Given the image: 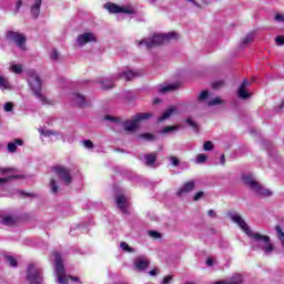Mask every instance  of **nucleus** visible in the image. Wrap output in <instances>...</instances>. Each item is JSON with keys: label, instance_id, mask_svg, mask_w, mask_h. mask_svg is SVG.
<instances>
[{"label": "nucleus", "instance_id": "obj_50", "mask_svg": "<svg viewBox=\"0 0 284 284\" xmlns=\"http://www.w3.org/2000/svg\"><path fill=\"white\" fill-rule=\"evenodd\" d=\"M251 41H252V34H248V36H246L245 39L243 40V43H244V45H247V43H251Z\"/></svg>", "mask_w": 284, "mask_h": 284}, {"label": "nucleus", "instance_id": "obj_59", "mask_svg": "<svg viewBox=\"0 0 284 284\" xmlns=\"http://www.w3.org/2000/svg\"><path fill=\"white\" fill-rule=\"evenodd\" d=\"M105 120H106V121H116V118H112V116H110V115H106V116H105Z\"/></svg>", "mask_w": 284, "mask_h": 284}, {"label": "nucleus", "instance_id": "obj_1", "mask_svg": "<svg viewBox=\"0 0 284 284\" xmlns=\"http://www.w3.org/2000/svg\"><path fill=\"white\" fill-rule=\"evenodd\" d=\"M28 83L34 97L39 99L42 105H52V100L48 99L41 91V78L34 71H29Z\"/></svg>", "mask_w": 284, "mask_h": 284}, {"label": "nucleus", "instance_id": "obj_57", "mask_svg": "<svg viewBox=\"0 0 284 284\" xmlns=\"http://www.w3.org/2000/svg\"><path fill=\"white\" fill-rule=\"evenodd\" d=\"M13 169H0V172L2 174H6L7 172H12Z\"/></svg>", "mask_w": 284, "mask_h": 284}, {"label": "nucleus", "instance_id": "obj_8", "mask_svg": "<svg viewBox=\"0 0 284 284\" xmlns=\"http://www.w3.org/2000/svg\"><path fill=\"white\" fill-rule=\"evenodd\" d=\"M7 39L8 41H12L14 44H17L20 50H26V36L23 33L8 31Z\"/></svg>", "mask_w": 284, "mask_h": 284}, {"label": "nucleus", "instance_id": "obj_38", "mask_svg": "<svg viewBox=\"0 0 284 284\" xmlns=\"http://www.w3.org/2000/svg\"><path fill=\"white\" fill-rule=\"evenodd\" d=\"M120 247H122L124 252H134V248L130 247L126 242L120 243Z\"/></svg>", "mask_w": 284, "mask_h": 284}, {"label": "nucleus", "instance_id": "obj_39", "mask_svg": "<svg viewBox=\"0 0 284 284\" xmlns=\"http://www.w3.org/2000/svg\"><path fill=\"white\" fill-rule=\"evenodd\" d=\"M276 230H277V236H278L280 241L282 242V245L284 246V233H283V230H281V226H277Z\"/></svg>", "mask_w": 284, "mask_h": 284}, {"label": "nucleus", "instance_id": "obj_15", "mask_svg": "<svg viewBox=\"0 0 284 284\" xmlns=\"http://www.w3.org/2000/svg\"><path fill=\"white\" fill-rule=\"evenodd\" d=\"M196 187V183L194 181H189L184 183V185L178 191V196H183L184 194H190L192 190Z\"/></svg>", "mask_w": 284, "mask_h": 284}, {"label": "nucleus", "instance_id": "obj_58", "mask_svg": "<svg viewBox=\"0 0 284 284\" xmlns=\"http://www.w3.org/2000/svg\"><path fill=\"white\" fill-rule=\"evenodd\" d=\"M213 263H214V261L212 260V257H209V258L206 260V265L212 266Z\"/></svg>", "mask_w": 284, "mask_h": 284}, {"label": "nucleus", "instance_id": "obj_2", "mask_svg": "<svg viewBox=\"0 0 284 284\" xmlns=\"http://www.w3.org/2000/svg\"><path fill=\"white\" fill-rule=\"evenodd\" d=\"M248 236L253 239V250H262L265 254H272V252H274V245L272 244L270 236L253 232H251Z\"/></svg>", "mask_w": 284, "mask_h": 284}, {"label": "nucleus", "instance_id": "obj_19", "mask_svg": "<svg viewBox=\"0 0 284 284\" xmlns=\"http://www.w3.org/2000/svg\"><path fill=\"white\" fill-rule=\"evenodd\" d=\"M242 283H243V276L241 274H234L229 280L215 282V284H242Z\"/></svg>", "mask_w": 284, "mask_h": 284}, {"label": "nucleus", "instance_id": "obj_17", "mask_svg": "<svg viewBox=\"0 0 284 284\" xmlns=\"http://www.w3.org/2000/svg\"><path fill=\"white\" fill-rule=\"evenodd\" d=\"M179 88H181V84L179 82H175L160 87L159 92L161 94H168V92H175V90H178Z\"/></svg>", "mask_w": 284, "mask_h": 284}, {"label": "nucleus", "instance_id": "obj_62", "mask_svg": "<svg viewBox=\"0 0 284 284\" xmlns=\"http://www.w3.org/2000/svg\"><path fill=\"white\" fill-rule=\"evenodd\" d=\"M20 194H22L23 196H32V194H30V193H24V192H20Z\"/></svg>", "mask_w": 284, "mask_h": 284}, {"label": "nucleus", "instance_id": "obj_16", "mask_svg": "<svg viewBox=\"0 0 284 284\" xmlns=\"http://www.w3.org/2000/svg\"><path fill=\"white\" fill-rule=\"evenodd\" d=\"M116 206L121 210L124 214L128 212V197L125 195H118L116 199Z\"/></svg>", "mask_w": 284, "mask_h": 284}, {"label": "nucleus", "instance_id": "obj_35", "mask_svg": "<svg viewBox=\"0 0 284 284\" xmlns=\"http://www.w3.org/2000/svg\"><path fill=\"white\" fill-rule=\"evenodd\" d=\"M186 123H187V125L193 128V130H195V132H199V124L196 122H194V120H192V118H187Z\"/></svg>", "mask_w": 284, "mask_h": 284}, {"label": "nucleus", "instance_id": "obj_22", "mask_svg": "<svg viewBox=\"0 0 284 284\" xmlns=\"http://www.w3.org/2000/svg\"><path fill=\"white\" fill-rule=\"evenodd\" d=\"M174 112H176V106H170L162 113V116L158 119V123H161V121L170 119V116H172Z\"/></svg>", "mask_w": 284, "mask_h": 284}, {"label": "nucleus", "instance_id": "obj_26", "mask_svg": "<svg viewBox=\"0 0 284 284\" xmlns=\"http://www.w3.org/2000/svg\"><path fill=\"white\" fill-rule=\"evenodd\" d=\"M101 85L103 90H110L114 88V82L110 79H104L101 81Z\"/></svg>", "mask_w": 284, "mask_h": 284}, {"label": "nucleus", "instance_id": "obj_51", "mask_svg": "<svg viewBox=\"0 0 284 284\" xmlns=\"http://www.w3.org/2000/svg\"><path fill=\"white\" fill-rule=\"evenodd\" d=\"M207 214L211 219H216V212L214 210H209Z\"/></svg>", "mask_w": 284, "mask_h": 284}, {"label": "nucleus", "instance_id": "obj_5", "mask_svg": "<svg viewBox=\"0 0 284 284\" xmlns=\"http://www.w3.org/2000/svg\"><path fill=\"white\" fill-rule=\"evenodd\" d=\"M54 258V270L58 277V283L68 284V276H65V267L63 266V260L61 258V254L57 251L52 253Z\"/></svg>", "mask_w": 284, "mask_h": 284}, {"label": "nucleus", "instance_id": "obj_46", "mask_svg": "<svg viewBox=\"0 0 284 284\" xmlns=\"http://www.w3.org/2000/svg\"><path fill=\"white\" fill-rule=\"evenodd\" d=\"M275 42L277 45H284V37L283 36H277L275 38Z\"/></svg>", "mask_w": 284, "mask_h": 284}, {"label": "nucleus", "instance_id": "obj_37", "mask_svg": "<svg viewBox=\"0 0 284 284\" xmlns=\"http://www.w3.org/2000/svg\"><path fill=\"white\" fill-rule=\"evenodd\" d=\"M207 97H210V92L202 91L197 99H199V101H207Z\"/></svg>", "mask_w": 284, "mask_h": 284}, {"label": "nucleus", "instance_id": "obj_52", "mask_svg": "<svg viewBox=\"0 0 284 284\" xmlns=\"http://www.w3.org/2000/svg\"><path fill=\"white\" fill-rule=\"evenodd\" d=\"M275 21L284 22V16L283 14H275Z\"/></svg>", "mask_w": 284, "mask_h": 284}, {"label": "nucleus", "instance_id": "obj_27", "mask_svg": "<svg viewBox=\"0 0 284 284\" xmlns=\"http://www.w3.org/2000/svg\"><path fill=\"white\" fill-rule=\"evenodd\" d=\"M223 103H225V101H223V99H221L220 97H216V98L210 100V101L207 102V105H209L210 108H212V106H214V105H223Z\"/></svg>", "mask_w": 284, "mask_h": 284}, {"label": "nucleus", "instance_id": "obj_11", "mask_svg": "<svg viewBox=\"0 0 284 284\" xmlns=\"http://www.w3.org/2000/svg\"><path fill=\"white\" fill-rule=\"evenodd\" d=\"M230 217L233 221V223H236L239 225V227H241V230H243V232H245V234H247V236H250V234H252V231L250 230V225H247V223L245 222V220H243V217L241 215L231 214Z\"/></svg>", "mask_w": 284, "mask_h": 284}, {"label": "nucleus", "instance_id": "obj_6", "mask_svg": "<svg viewBox=\"0 0 284 284\" xmlns=\"http://www.w3.org/2000/svg\"><path fill=\"white\" fill-rule=\"evenodd\" d=\"M146 119H152V113H138L131 120L124 121L122 128L125 132H134L139 128V123Z\"/></svg>", "mask_w": 284, "mask_h": 284}, {"label": "nucleus", "instance_id": "obj_54", "mask_svg": "<svg viewBox=\"0 0 284 284\" xmlns=\"http://www.w3.org/2000/svg\"><path fill=\"white\" fill-rule=\"evenodd\" d=\"M150 276H156L159 274V268H153L149 272Z\"/></svg>", "mask_w": 284, "mask_h": 284}, {"label": "nucleus", "instance_id": "obj_63", "mask_svg": "<svg viewBox=\"0 0 284 284\" xmlns=\"http://www.w3.org/2000/svg\"><path fill=\"white\" fill-rule=\"evenodd\" d=\"M202 3H207V0H200Z\"/></svg>", "mask_w": 284, "mask_h": 284}, {"label": "nucleus", "instance_id": "obj_23", "mask_svg": "<svg viewBox=\"0 0 284 284\" xmlns=\"http://www.w3.org/2000/svg\"><path fill=\"white\" fill-rule=\"evenodd\" d=\"M71 101L75 105H85V97L79 94V93H72L71 94Z\"/></svg>", "mask_w": 284, "mask_h": 284}, {"label": "nucleus", "instance_id": "obj_7", "mask_svg": "<svg viewBox=\"0 0 284 284\" xmlns=\"http://www.w3.org/2000/svg\"><path fill=\"white\" fill-rule=\"evenodd\" d=\"M43 271L37 264H29L27 268V281L29 284H41Z\"/></svg>", "mask_w": 284, "mask_h": 284}, {"label": "nucleus", "instance_id": "obj_21", "mask_svg": "<svg viewBox=\"0 0 284 284\" xmlns=\"http://www.w3.org/2000/svg\"><path fill=\"white\" fill-rule=\"evenodd\" d=\"M41 3H43V0H34V3L31 6V14L33 19H37L41 13Z\"/></svg>", "mask_w": 284, "mask_h": 284}, {"label": "nucleus", "instance_id": "obj_3", "mask_svg": "<svg viewBox=\"0 0 284 284\" xmlns=\"http://www.w3.org/2000/svg\"><path fill=\"white\" fill-rule=\"evenodd\" d=\"M179 33L176 32H169V33H160V34H154L152 38L142 40L139 42V48L142 45H146L148 50L150 48H154V45H162V43H165V41H172V39H178Z\"/></svg>", "mask_w": 284, "mask_h": 284}, {"label": "nucleus", "instance_id": "obj_31", "mask_svg": "<svg viewBox=\"0 0 284 284\" xmlns=\"http://www.w3.org/2000/svg\"><path fill=\"white\" fill-rule=\"evenodd\" d=\"M176 130H179V125H168L162 129V133L168 134L169 132H176Z\"/></svg>", "mask_w": 284, "mask_h": 284}, {"label": "nucleus", "instance_id": "obj_20", "mask_svg": "<svg viewBox=\"0 0 284 284\" xmlns=\"http://www.w3.org/2000/svg\"><path fill=\"white\" fill-rule=\"evenodd\" d=\"M141 77V72L139 71H123L119 79H125V81H132V79H136Z\"/></svg>", "mask_w": 284, "mask_h": 284}, {"label": "nucleus", "instance_id": "obj_48", "mask_svg": "<svg viewBox=\"0 0 284 284\" xmlns=\"http://www.w3.org/2000/svg\"><path fill=\"white\" fill-rule=\"evenodd\" d=\"M149 234L153 237V239H161V233L156 232V231H149Z\"/></svg>", "mask_w": 284, "mask_h": 284}, {"label": "nucleus", "instance_id": "obj_41", "mask_svg": "<svg viewBox=\"0 0 284 284\" xmlns=\"http://www.w3.org/2000/svg\"><path fill=\"white\" fill-rule=\"evenodd\" d=\"M13 108H14V104H12V102H7L4 104V112H12Z\"/></svg>", "mask_w": 284, "mask_h": 284}, {"label": "nucleus", "instance_id": "obj_45", "mask_svg": "<svg viewBox=\"0 0 284 284\" xmlns=\"http://www.w3.org/2000/svg\"><path fill=\"white\" fill-rule=\"evenodd\" d=\"M204 194L205 193L203 191L195 193V195L193 196V201H200V199H203Z\"/></svg>", "mask_w": 284, "mask_h": 284}, {"label": "nucleus", "instance_id": "obj_64", "mask_svg": "<svg viewBox=\"0 0 284 284\" xmlns=\"http://www.w3.org/2000/svg\"><path fill=\"white\" fill-rule=\"evenodd\" d=\"M158 102H159V100H154V101H153V103H158Z\"/></svg>", "mask_w": 284, "mask_h": 284}, {"label": "nucleus", "instance_id": "obj_24", "mask_svg": "<svg viewBox=\"0 0 284 284\" xmlns=\"http://www.w3.org/2000/svg\"><path fill=\"white\" fill-rule=\"evenodd\" d=\"M17 145H23V140L14 139L13 142H9L7 145L8 152H11V153L17 152Z\"/></svg>", "mask_w": 284, "mask_h": 284}, {"label": "nucleus", "instance_id": "obj_34", "mask_svg": "<svg viewBox=\"0 0 284 284\" xmlns=\"http://www.w3.org/2000/svg\"><path fill=\"white\" fill-rule=\"evenodd\" d=\"M12 179H21V176L12 175V176H9V178H0V186L6 185V183H8V181H12Z\"/></svg>", "mask_w": 284, "mask_h": 284}, {"label": "nucleus", "instance_id": "obj_43", "mask_svg": "<svg viewBox=\"0 0 284 284\" xmlns=\"http://www.w3.org/2000/svg\"><path fill=\"white\" fill-rule=\"evenodd\" d=\"M59 58H60L59 51L53 50V51L51 52V59H52V61H59Z\"/></svg>", "mask_w": 284, "mask_h": 284}, {"label": "nucleus", "instance_id": "obj_29", "mask_svg": "<svg viewBox=\"0 0 284 284\" xmlns=\"http://www.w3.org/2000/svg\"><path fill=\"white\" fill-rule=\"evenodd\" d=\"M4 258H6L7 263H9V265L11 267H17L18 262H17V258H14V256L6 255Z\"/></svg>", "mask_w": 284, "mask_h": 284}, {"label": "nucleus", "instance_id": "obj_14", "mask_svg": "<svg viewBox=\"0 0 284 284\" xmlns=\"http://www.w3.org/2000/svg\"><path fill=\"white\" fill-rule=\"evenodd\" d=\"M247 85H250V81L244 80L237 90V97H240V99H243L244 101L252 97V93L247 92Z\"/></svg>", "mask_w": 284, "mask_h": 284}, {"label": "nucleus", "instance_id": "obj_10", "mask_svg": "<svg viewBox=\"0 0 284 284\" xmlns=\"http://www.w3.org/2000/svg\"><path fill=\"white\" fill-rule=\"evenodd\" d=\"M104 8L106 10H109V12L111 14H116L119 12H124V14H134V11L132 9H129V8H125V7H120L115 3L108 2V3L104 4Z\"/></svg>", "mask_w": 284, "mask_h": 284}, {"label": "nucleus", "instance_id": "obj_9", "mask_svg": "<svg viewBox=\"0 0 284 284\" xmlns=\"http://www.w3.org/2000/svg\"><path fill=\"white\" fill-rule=\"evenodd\" d=\"M53 170L64 185H70V183H72V174L70 173V170L63 166H54Z\"/></svg>", "mask_w": 284, "mask_h": 284}, {"label": "nucleus", "instance_id": "obj_18", "mask_svg": "<svg viewBox=\"0 0 284 284\" xmlns=\"http://www.w3.org/2000/svg\"><path fill=\"white\" fill-rule=\"evenodd\" d=\"M19 219L14 215H4L2 216L1 224L7 225L8 227H14L17 225Z\"/></svg>", "mask_w": 284, "mask_h": 284}, {"label": "nucleus", "instance_id": "obj_40", "mask_svg": "<svg viewBox=\"0 0 284 284\" xmlns=\"http://www.w3.org/2000/svg\"><path fill=\"white\" fill-rule=\"evenodd\" d=\"M207 161V155L206 154H199L196 156V163H205Z\"/></svg>", "mask_w": 284, "mask_h": 284}, {"label": "nucleus", "instance_id": "obj_32", "mask_svg": "<svg viewBox=\"0 0 284 284\" xmlns=\"http://www.w3.org/2000/svg\"><path fill=\"white\" fill-rule=\"evenodd\" d=\"M169 161H171L173 168H179V165H181V160L174 155L169 156Z\"/></svg>", "mask_w": 284, "mask_h": 284}, {"label": "nucleus", "instance_id": "obj_47", "mask_svg": "<svg viewBox=\"0 0 284 284\" xmlns=\"http://www.w3.org/2000/svg\"><path fill=\"white\" fill-rule=\"evenodd\" d=\"M141 139H146V141H154V135L150 133H144L141 135Z\"/></svg>", "mask_w": 284, "mask_h": 284}, {"label": "nucleus", "instance_id": "obj_55", "mask_svg": "<svg viewBox=\"0 0 284 284\" xmlns=\"http://www.w3.org/2000/svg\"><path fill=\"white\" fill-rule=\"evenodd\" d=\"M170 281H172V275H169V276L164 277L162 284H169Z\"/></svg>", "mask_w": 284, "mask_h": 284}, {"label": "nucleus", "instance_id": "obj_53", "mask_svg": "<svg viewBox=\"0 0 284 284\" xmlns=\"http://www.w3.org/2000/svg\"><path fill=\"white\" fill-rule=\"evenodd\" d=\"M223 81H217V82H214L213 83V88H214V90H216L217 88H221V85H223Z\"/></svg>", "mask_w": 284, "mask_h": 284}, {"label": "nucleus", "instance_id": "obj_56", "mask_svg": "<svg viewBox=\"0 0 284 284\" xmlns=\"http://www.w3.org/2000/svg\"><path fill=\"white\" fill-rule=\"evenodd\" d=\"M190 3H193V6H196V8H201V4H199V2H196V0H186Z\"/></svg>", "mask_w": 284, "mask_h": 284}, {"label": "nucleus", "instance_id": "obj_12", "mask_svg": "<svg viewBox=\"0 0 284 284\" xmlns=\"http://www.w3.org/2000/svg\"><path fill=\"white\" fill-rule=\"evenodd\" d=\"M97 43V37H94L93 33H83V34H80L77 39V43L78 45H85V43Z\"/></svg>", "mask_w": 284, "mask_h": 284}, {"label": "nucleus", "instance_id": "obj_60", "mask_svg": "<svg viewBox=\"0 0 284 284\" xmlns=\"http://www.w3.org/2000/svg\"><path fill=\"white\" fill-rule=\"evenodd\" d=\"M221 163H222V165H225V155L224 154L221 155Z\"/></svg>", "mask_w": 284, "mask_h": 284}, {"label": "nucleus", "instance_id": "obj_4", "mask_svg": "<svg viewBox=\"0 0 284 284\" xmlns=\"http://www.w3.org/2000/svg\"><path fill=\"white\" fill-rule=\"evenodd\" d=\"M243 183L252 190L257 196H272V191L266 189L261 183L256 182V180L252 179L250 174H245L242 176Z\"/></svg>", "mask_w": 284, "mask_h": 284}, {"label": "nucleus", "instance_id": "obj_30", "mask_svg": "<svg viewBox=\"0 0 284 284\" xmlns=\"http://www.w3.org/2000/svg\"><path fill=\"white\" fill-rule=\"evenodd\" d=\"M0 88L1 90H9L10 89V82L6 80V78L0 77Z\"/></svg>", "mask_w": 284, "mask_h": 284}, {"label": "nucleus", "instance_id": "obj_49", "mask_svg": "<svg viewBox=\"0 0 284 284\" xmlns=\"http://www.w3.org/2000/svg\"><path fill=\"white\" fill-rule=\"evenodd\" d=\"M21 6H23V1L18 0L17 3H16V12H19V10H21Z\"/></svg>", "mask_w": 284, "mask_h": 284}, {"label": "nucleus", "instance_id": "obj_42", "mask_svg": "<svg viewBox=\"0 0 284 284\" xmlns=\"http://www.w3.org/2000/svg\"><path fill=\"white\" fill-rule=\"evenodd\" d=\"M83 145L84 148H88V150H92V148H94V143H92L91 140H84Z\"/></svg>", "mask_w": 284, "mask_h": 284}, {"label": "nucleus", "instance_id": "obj_44", "mask_svg": "<svg viewBox=\"0 0 284 284\" xmlns=\"http://www.w3.org/2000/svg\"><path fill=\"white\" fill-rule=\"evenodd\" d=\"M41 134H43V136H54L57 135V131L47 130V131H42Z\"/></svg>", "mask_w": 284, "mask_h": 284}, {"label": "nucleus", "instance_id": "obj_28", "mask_svg": "<svg viewBox=\"0 0 284 284\" xmlns=\"http://www.w3.org/2000/svg\"><path fill=\"white\" fill-rule=\"evenodd\" d=\"M10 71L14 72V74H21V72H23V67L21 64H11Z\"/></svg>", "mask_w": 284, "mask_h": 284}, {"label": "nucleus", "instance_id": "obj_25", "mask_svg": "<svg viewBox=\"0 0 284 284\" xmlns=\"http://www.w3.org/2000/svg\"><path fill=\"white\" fill-rule=\"evenodd\" d=\"M144 159H145L146 165H154V163L156 162L158 155L156 153H150L144 155Z\"/></svg>", "mask_w": 284, "mask_h": 284}, {"label": "nucleus", "instance_id": "obj_36", "mask_svg": "<svg viewBox=\"0 0 284 284\" xmlns=\"http://www.w3.org/2000/svg\"><path fill=\"white\" fill-rule=\"evenodd\" d=\"M203 150H205L206 152L214 150V144L212 143V141H205L203 144Z\"/></svg>", "mask_w": 284, "mask_h": 284}, {"label": "nucleus", "instance_id": "obj_61", "mask_svg": "<svg viewBox=\"0 0 284 284\" xmlns=\"http://www.w3.org/2000/svg\"><path fill=\"white\" fill-rule=\"evenodd\" d=\"M69 278H70V281L79 282V277H74V276L70 275Z\"/></svg>", "mask_w": 284, "mask_h": 284}, {"label": "nucleus", "instance_id": "obj_13", "mask_svg": "<svg viewBox=\"0 0 284 284\" xmlns=\"http://www.w3.org/2000/svg\"><path fill=\"white\" fill-rule=\"evenodd\" d=\"M134 266L139 272H143V270H148V267H150V260L145 256H138L134 260Z\"/></svg>", "mask_w": 284, "mask_h": 284}, {"label": "nucleus", "instance_id": "obj_33", "mask_svg": "<svg viewBox=\"0 0 284 284\" xmlns=\"http://www.w3.org/2000/svg\"><path fill=\"white\" fill-rule=\"evenodd\" d=\"M50 187H51L52 194H57V192H59V186L57 185V180L51 179Z\"/></svg>", "mask_w": 284, "mask_h": 284}]
</instances>
